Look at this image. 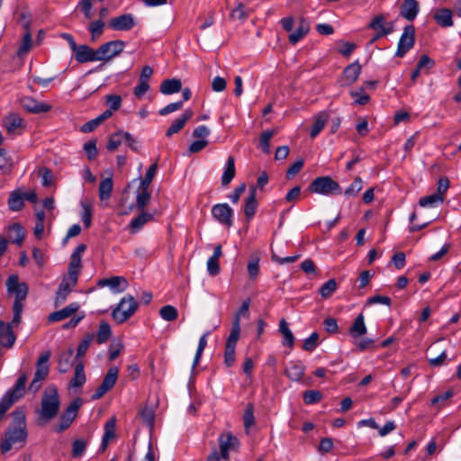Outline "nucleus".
<instances>
[{
  "label": "nucleus",
  "instance_id": "4468645a",
  "mask_svg": "<svg viewBox=\"0 0 461 461\" xmlns=\"http://www.w3.org/2000/svg\"><path fill=\"white\" fill-rule=\"evenodd\" d=\"M20 104L27 112L34 114L48 113L51 110V105L39 102L33 97L24 96L20 99Z\"/></svg>",
  "mask_w": 461,
  "mask_h": 461
},
{
  "label": "nucleus",
  "instance_id": "9b49d317",
  "mask_svg": "<svg viewBox=\"0 0 461 461\" xmlns=\"http://www.w3.org/2000/svg\"><path fill=\"white\" fill-rule=\"evenodd\" d=\"M26 382L27 375L23 373L17 379L14 386L9 389L1 399L5 402H10L9 404L12 406L15 402L23 397Z\"/></svg>",
  "mask_w": 461,
  "mask_h": 461
},
{
  "label": "nucleus",
  "instance_id": "69168bd1",
  "mask_svg": "<svg viewBox=\"0 0 461 461\" xmlns=\"http://www.w3.org/2000/svg\"><path fill=\"white\" fill-rule=\"evenodd\" d=\"M386 24L385 18L383 14H378L373 18V20L368 24V28L375 31L378 32L379 31H382L383 28H384V25Z\"/></svg>",
  "mask_w": 461,
  "mask_h": 461
},
{
  "label": "nucleus",
  "instance_id": "f704fd0d",
  "mask_svg": "<svg viewBox=\"0 0 461 461\" xmlns=\"http://www.w3.org/2000/svg\"><path fill=\"white\" fill-rule=\"evenodd\" d=\"M279 331L283 336L282 344L292 348L294 344V337L285 319H281L279 322Z\"/></svg>",
  "mask_w": 461,
  "mask_h": 461
},
{
  "label": "nucleus",
  "instance_id": "f8f14e48",
  "mask_svg": "<svg viewBox=\"0 0 461 461\" xmlns=\"http://www.w3.org/2000/svg\"><path fill=\"white\" fill-rule=\"evenodd\" d=\"M212 214L221 224L230 227L232 225L233 210L228 203H217L212 208Z\"/></svg>",
  "mask_w": 461,
  "mask_h": 461
},
{
  "label": "nucleus",
  "instance_id": "0eeeda50",
  "mask_svg": "<svg viewBox=\"0 0 461 461\" xmlns=\"http://www.w3.org/2000/svg\"><path fill=\"white\" fill-rule=\"evenodd\" d=\"M125 47V42L122 40H114L102 44L97 49L99 61H109L113 58L120 55Z\"/></svg>",
  "mask_w": 461,
  "mask_h": 461
},
{
  "label": "nucleus",
  "instance_id": "37998d69",
  "mask_svg": "<svg viewBox=\"0 0 461 461\" xmlns=\"http://www.w3.org/2000/svg\"><path fill=\"white\" fill-rule=\"evenodd\" d=\"M94 338H95L94 333H87L85 335L84 339L81 340V342L79 343V345L77 347V355H76L77 358H81L86 355Z\"/></svg>",
  "mask_w": 461,
  "mask_h": 461
},
{
  "label": "nucleus",
  "instance_id": "c85d7f7f",
  "mask_svg": "<svg viewBox=\"0 0 461 461\" xmlns=\"http://www.w3.org/2000/svg\"><path fill=\"white\" fill-rule=\"evenodd\" d=\"M329 117L330 115L326 111H322L316 115L310 131L311 138L314 139L319 135L328 122Z\"/></svg>",
  "mask_w": 461,
  "mask_h": 461
},
{
  "label": "nucleus",
  "instance_id": "e433bc0d",
  "mask_svg": "<svg viewBox=\"0 0 461 461\" xmlns=\"http://www.w3.org/2000/svg\"><path fill=\"white\" fill-rule=\"evenodd\" d=\"M113 187L112 177L103 179L99 184L98 193L101 201H105L111 198Z\"/></svg>",
  "mask_w": 461,
  "mask_h": 461
},
{
  "label": "nucleus",
  "instance_id": "13d9d810",
  "mask_svg": "<svg viewBox=\"0 0 461 461\" xmlns=\"http://www.w3.org/2000/svg\"><path fill=\"white\" fill-rule=\"evenodd\" d=\"M303 399L306 404H314L322 399V393L319 390H308L303 394Z\"/></svg>",
  "mask_w": 461,
  "mask_h": 461
},
{
  "label": "nucleus",
  "instance_id": "6e6552de",
  "mask_svg": "<svg viewBox=\"0 0 461 461\" xmlns=\"http://www.w3.org/2000/svg\"><path fill=\"white\" fill-rule=\"evenodd\" d=\"M82 399L76 398L73 400L70 404L67 407L65 411L62 413L60 417V423L55 428L56 432L60 433L70 427L73 420L77 415L78 410L82 406Z\"/></svg>",
  "mask_w": 461,
  "mask_h": 461
},
{
  "label": "nucleus",
  "instance_id": "9d476101",
  "mask_svg": "<svg viewBox=\"0 0 461 461\" xmlns=\"http://www.w3.org/2000/svg\"><path fill=\"white\" fill-rule=\"evenodd\" d=\"M415 43V28L412 24L407 25L402 33L395 56L402 58L414 46Z\"/></svg>",
  "mask_w": 461,
  "mask_h": 461
},
{
  "label": "nucleus",
  "instance_id": "c9c22d12",
  "mask_svg": "<svg viewBox=\"0 0 461 461\" xmlns=\"http://www.w3.org/2000/svg\"><path fill=\"white\" fill-rule=\"evenodd\" d=\"M86 377L84 370L83 362H79L76 365L74 376L70 380L69 385L71 387H81L86 383Z\"/></svg>",
  "mask_w": 461,
  "mask_h": 461
},
{
  "label": "nucleus",
  "instance_id": "c03bdc74",
  "mask_svg": "<svg viewBox=\"0 0 461 461\" xmlns=\"http://www.w3.org/2000/svg\"><path fill=\"white\" fill-rule=\"evenodd\" d=\"M86 249V244H79L76 249L73 251L71 257H70V262L68 266H71L72 267H77L81 268V254L84 253Z\"/></svg>",
  "mask_w": 461,
  "mask_h": 461
},
{
  "label": "nucleus",
  "instance_id": "5701e85b",
  "mask_svg": "<svg viewBox=\"0 0 461 461\" xmlns=\"http://www.w3.org/2000/svg\"><path fill=\"white\" fill-rule=\"evenodd\" d=\"M305 366L302 361H292L285 371V375L292 381L299 382L304 375Z\"/></svg>",
  "mask_w": 461,
  "mask_h": 461
},
{
  "label": "nucleus",
  "instance_id": "a878e982",
  "mask_svg": "<svg viewBox=\"0 0 461 461\" xmlns=\"http://www.w3.org/2000/svg\"><path fill=\"white\" fill-rule=\"evenodd\" d=\"M222 255L221 245H217L214 248L213 254L207 261V270L211 276H216L220 273L219 259Z\"/></svg>",
  "mask_w": 461,
  "mask_h": 461
},
{
  "label": "nucleus",
  "instance_id": "aec40b11",
  "mask_svg": "<svg viewBox=\"0 0 461 461\" xmlns=\"http://www.w3.org/2000/svg\"><path fill=\"white\" fill-rule=\"evenodd\" d=\"M221 456L229 459V451L239 444L238 438L230 433L221 435L219 438Z\"/></svg>",
  "mask_w": 461,
  "mask_h": 461
},
{
  "label": "nucleus",
  "instance_id": "0e129e2a",
  "mask_svg": "<svg viewBox=\"0 0 461 461\" xmlns=\"http://www.w3.org/2000/svg\"><path fill=\"white\" fill-rule=\"evenodd\" d=\"M319 340V334L317 332H312L309 338L304 339L303 344V348L305 351H312L316 348Z\"/></svg>",
  "mask_w": 461,
  "mask_h": 461
},
{
  "label": "nucleus",
  "instance_id": "3c124183",
  "mask_svg": "<svg viewBox=\"0 0 461 461\" xmlns=\"http://www.w3.org/2000/svg\"><path fill=\"white\" fill-rule=\"evenodd\" d=\"M159 315L167 321H173L177 319L178 312L176 308L172 305H165L160 308Z\"/></svg>",
  "mask_w": 461,
  "mask_h": 461
},
{
  "label": "nucleus",
  "instance_id": "ea45409f",
  "mask_svg": "<svg viewBox=\"0 0 461 461\" xmlns=\"http://www.w3.org/2000/svg\"><path fill=\"white\" fill-rule=\"evenodd\" d=\"M73 353L74 350L72 348H68L60 354L58 361L59 371L60 373H66L70 368Z\"/></svg>",
  "mask_w": 461,
  "mask_h": 461
},
{
  "label": "nucleus",
  "instance_id": "cd10ccee",
  "mask_svg": "<svg viewBox=\"0 0 461 461\" xmlns=\"http://www.w3.org/2000/svg\"><path fill=\"white\" fill-rule=\"evenodd\" d=\"M25 238V231L23 227L15 222L9 227L8 230V240L10 242L22 245Z\"/></svg>",
  "mask_w": 461,
  "mask_h": 461
},
{
  "label": "nucleus",
  "instance_id": "09e8293b",
  "mask_svg": "<svg viewBox=\"0 0 461 461\" xmlns=\"http://www.w3.org/2000/svg\"><path fill=\"white\" fill-rule=\"evenodd\" d=\"M244 427L249 432V429L255 424L254 417V406L251 402L246 405L244 415H243Z\"/></svg>",
  "mask_w": 461,
  "mask_h": 461
},
{
  "label": "nucleus",
  "instance_id": "bb28decb",
  "mask_svg": "<svg viewBox=\"0 0 461 461\" xmlns=\"http://www.w3.org/2000/svg\"><path fill=\"white\" fill-rule=\"evenodd\" d=\"M6 131L9 134H14L18 129H25L23 119L16 113H10L5 120Z\"/></svg>",
  "mask_w": 461,
  "mask_h": 461
},
{
  "label": "nucleus",
  "instance_id": "2f4dec72",
  "mask_svg": "<svg viewBox=\"0 0 461 461\" xmlns=\"http://www.w3.org/2000/svg\"><path fill=\"white\" fill-rule=\"evenodd\" d=\"M309 31V23L306 20L302 19L296 30L289 35L290 43L294 45L296 44L300 40L308 34Z\"/></svg>",
  "mask_w": 461,
  "mask_h": 461
},
{
  "label": "nucleus",
  "instance_id": "de8ad7c7",
  "mask_svg": "<svg viewBox=\"0 0 461 461\" xmlns=\"http://www.w3.org/2000/svg\"><path fill=\"white\" fill-rule=\"evenodd\" d=\"M337 290V282L335 279H330L325 282L320 288L321 296L323 299H328L331 297V295Z\"/></svg>",
  "mask_w": 461,
  "mask_h": 461
},
{
  "label": "nucleus",
  "instance_id": "bf43d9fd",
  "mask_svg": "<svg viewBox=\"0 0 461 461\" xmlns=\"http://www.w3.org/2000/svg\"><path fill=\"white\" fill-rule=\"evenodd\" d=\"M115 425H116V419L114 417L108 420L104 426V435L103 438L108 439V441H111L116 436L115 434Z\"/></svg>",
  "mask_w": 461,
  "mask_h": 461
},
{
  "label": "nucleus",
  "instance_id": "f03ea898",
  "mask_svg": "<svg viewBox=\"0 0 461 461\" xmlns=\"http://www.w3.org/2000/svg\"><path fill=\"white\" fill-rule=\"evenodd\" d=\"M6 288L9 294H14L15 299L13 305V323L17 326L20 324L22 320V313L23 309V302L25 301L29 287L26 283L19 282L17 275H11L6 281Z\"/></svg>",
  "mask_w": 461,
  "mask_h": 461
},
{
  "label": "nucleus",
  "instance_id": "393cba45",
  "mask_svg": "<svg viewBox=\"0 0 461 461\" xmlns=\"http://www.w3.org/2000/svg\"><path fill=\"white\" fill-rule=\"evenodd\" d=\"M256 193V187H251L245 200L244 213L248 221L251 220L257 212L258 203L257 202Z\"/></svg>",
  "mask_w": 461,
  "mask_h": 461
},
{
  "label": "nucleus",
  "instance_id": "4be33fe9",
  "mask_svg": "<svg viewBox=\"0 0 461 461\" xmlns=\"http://www.w3.org/2000/svg\"><path fill=\"white\" fill-rule=\"evenodd\" d=\"M193 111L186 109L180 117L176 118L169 128L167 130L166 136L171 137L173 134L179 132L193 116Z\"/></svg>",
  "mask_w": 461,
  "mask_h": 461
},
{
  "label": "nucleus",
  "instance_id": "7c9ffc66",
  "mask_svg": "<svg viewBox=\"0 0 461 461\" xmlns=\"http://www.w3.org/2000/svg\"><path fill=\"white\" fill-rule=\"evenodd\" d=\"M367 330L364 321L363 313H359L356 319L352 326L349 328L348 332L353 338H358L366 333Z\"/></svg>",
  "mask_w": 461,
  "mask_h": 461
},
{
  "label": "nucleus",
  "instance_id": "2eb2a0df",
  "mask_svg": "<svg viewBox=\"0 0 461 461\" xmlns=\"http://www.w3.org/2000/svg\"><path fill=\"white\" fill-rule=\"evenodd\" d=\"M361 73V66L358 61L348 65L342 73L340 84L343 86H348L355 83Z\"/></svg>",
  "mask_w": 461,
  "mask_h": 461
},
{
  "label": "nucleus",
  "instance_id": "b1692460",
  "mask_svg": "<svg viewBox=\"0 0 461 461\" xmlns=\"http://www.w3.org/2000/svg\"><path fill=\"white\" fill-rule=\"evenodd\" d=\"M433 18L437 24L443 28L451 27L454 24L453 12L448 8H440L436 10Z\"/></svg>",
  "mask_w": 461,
  "mask_h": 461
},
{
  "label": "nucleus",
  "instance_id": "6ab92c4d",
  "mask_svg": "<svg viewBox=\"0 0 461 461\" xmlns=\"http://www.w3.org/2000/svg\"><path fill=\"white\" fill-rule=\"evenodd\" d=\"M420 11L417 0H403L400 7V14L408 21H413Z\"/></svg>",
  "mask_w": 461,
  "mask_h": 461
},
{
  "label": "nucleus",
  "instance_id": "a19ab883",
  "mask_svg": "<svg viewBox=\"0 0 461 461\" xmlns=\"http://www.w3.org/2000/svg\"><path fill=\"white\" fill-rule=\"evenodd\" d=\"M112 336L111 326L108 322L103 321L100 322L99 330L96 334V341L98 344L105 343Z\"/></svg>",
  "mask_w": 461,
  "mask_h": 461
},
{
  "label": "nucleus",
  "instance_id": "f3484780",
  "mask_svg": "<svg viewBox=\"0 0 461 461\" xmlns=\"http://www.w3.org/2000/svg\"><path fill=\"white\" fill-rule=\"evenodd\" d=\"M74 53L75 59L78 63L99 61L97 50H94L88 45H79Z\"/></svg>",
  "mask_w": 461,
  "mask_h": 461
},
{
  "label": "nucleus",
  "instance_id": "1a4fd4ad",
  "mask_svg": "<svg viewBox=\"0 0 461 461\" xmlns=\"http://www.w3.org/2000/svg\"><path fill=\"white\" fill-rule=\"evenodd\" d=\"M119 368L115 366H111L104 375L101 384L92 394V400L101 399L107 392H109L116 384L118 379Z\"/></svg>",
  "mask_w": 461,
  "mask_h": 461
},
{
  "label": "nucleus",
  "instance_id": "72a5a7b5",
  "mask_svg": "<svg viewBox=\"0 0 461 461\" xmlns=\"http://www.w3.org/2000/svg\"><path fill=\"white\" fill-rule=\"evenodd\" d=\"M235 174V159L232 156H230L227 158L226 167L221 176L222 186H227L234 178Z\"/></svg>",
  "mask_w": 461,
  "mask_h": 461
},
{
  "label": "nucleus",
  "instance_id": "774afa93",
  "mask_svg": "<svg viewBox=\"0 0 461 461\" xmlns=\"http://www.w3.org/2000/svg\"><path fill=\"white\" fill-rule=\"evenodd\" d=\"M362 179L357 176L350 185L345 190L344 194L348 196L356 195L362 189Z\"/></svg>",
  "mask_w": 461,
  "mask_h": 461
},
{
  "label": "nucleus",
  "instance_id": "4d7b16f0",
  "mask_svg": "<svg viewBox=\"0 0 461 461\" xmlns=\"http://www.w3.org/2000/svg\"><path fill=\"white\" fill-rule=\"evenodd\" d=\"M151 194L149 192V188L139 189L137 194L136 204L140 210H143L149 203Z\"/></svg>",
  "mask_w": 461,
  "mask_h": 461
},
{
  "label": "nucleus",
  "instance_id": "20e7f679",
  "mask_svg": "<svg viewBox=\"0 0 461 461\" xmlns=\"http://www.w3.org/2000/svg\"><path fill=\"white\" fill-rule=\"evenodd\" d=\"M308 191L312 194L326 196L342 194V188L339 184L329 176H318L313 179L308 186Z\"/></svg>",
  "mask_w": 461,
  "mask_h": 461
},
{
  "label": "nucleus",
  "instance_id": "052dcab7",
  "mask_svg": "<svg viewBox=\"0 0 461 461\" xmlns=\"http://www.w3.org/2000/svg\"><path fill=\"white\" fill-rule=\"evenodd\" d=\"M83 212L81 216V220L86 228H89L92 224V206L91 203L87 202L81 203Z\"/></svg>",
  "mask_w": 461,
  "mask_h": 461
},
{
  "label": "nucleus",
  "instance_id": "8fccbe9b",
  "mask_svg": "<svg viewBox=\"0 0 461 461\" xmlns=\"http://www.w3.org/2000/svg\"><path fill=\"white\" fill-rule=\"evenodd\" d=\"M158 169V164L153 163L149 166V169L146 172L145 177L140 178V184L139 189L149 188L150 183L152 182Z\"/></svg>",
  "mask_w": 461,
  "mask_h": 461
},
{
  "label": "nucleus",
  "instance_id": "5fc2aeb1",
  "mask_svg": "<svg viewBox=\"0 0 461 461\" xmlns=\"http://www.w3.org/2000/svg\"><path fill=\"white\" fill-rule=\"evenodd\" d=\"M123 140V131H118L114 133H113L108 140L106 149L109 151H114L118 149V147L122 144Z\"/></svg>",
  "mask_w": 461,
  "mask_h": 461
},
{
  "label": "nucleus",
  "instance_id": "680f3d73",
  "mask_svg": "<svg viewBox=\"0 0 461 461\" xmlns=\"http://www.w3.org/2000/svg\"><path fill=\"white\" fill-rule=\"evenodd\" d=\"M208 335H209V332H206L199 339L198 347H197L196 353H195L194 359V363H193V368H194L198 365V363L200 361V358L202 357V354H203L204 348L207 346L206 337Z\"/></svg>",
  "mask_w": 461,
  "mask_h": 461
},
{
  "label": "nucleus",
  "instance_id": "e2e57ef3",
  "mask_svg": "<svg viewBox=\"0 0 461 461\" xmlns=\"http://www.w3.org/2000/svg\"><path fill=\"white\" fill-rule=\"evenodd\" d=\"M275 131H266L260 135V147L264 153H269L270 151V140L275 135Z\"/></svg>",
  "mask_w": 461,
  "mask_h": 461
},
{
  "label": "nucleus",
  "instance_id": "423d86ee",
  "mask_svg": "<svg viewBox=\"0 0 461 461\" xmlns=\"http://www.w3.org/2000/svg\"><path fill=\"white\" fill-rule=\"evenodd\" d=\"M50 357V352L45 351L39 357L36 363V371L34 377L29 385V391L36 393L41 388V381H43L50 373L49 359Z\"/></svg>",
  "mask_w": 461,
  "mask_h": 461
},
{
  "label": "nucleus",
  "instance_id": "6e6d98bb",
  "mask_svg": "<svg viewBox=\"0 0 461 461\" xmlns=\"http://www.w3.org/2000/svg\"><path fill=\"white\" fill-rule=\"evenodd\" d=\"M13 321L11 323H7L5 327V339L1 341L2 346L5 348H12L15 342L16 337L14 335L13 330Z\"/></svg>",
  "mask_w": 461,
  "mask_h": 461
},
{
  "label": "nucleus",
  "instance_id": "4c0bfd02",
  "mask_svg": "<svg viewBox=\"0 0 461 461\" xmlns=\"http://www.w3.org/2000/svg\"><path fill=\"white\" fill-rule=\"evenodd\" d=\"M153 218L151 213L142 212L140 213L137 217L133 218L131 221L130 228L131 230V232L134 233L140 230L147 222L151 221Z\"/></svg>",
  "mask_w": 461,
  "mask_h": 461
},
{
  "label": "nucleus",
  "instance_id": "ddd939ff",
  "mask_svg": "<svg viewBox=\"0 0 461 461\" xmlns=\"http://www.w3.org/2000/svg\"><path fill=\"white\" fill-rule=\"evenodd\" d=\"M136 25L134 16L131 14H123L110 19L108 26L113 31H130Z\"/></svg>",
  "mask_w": 461,
  "mask_h": 461
},
{
  "label": "nucleus",
  "instance_id": "58836bf2",
  "mask_svg": "<svg viewBox=\"0 0 461 461\" xmlns=\"http://www.w3.org/2000/svg\"><path fill=\"white\" fill-rule=\"evenodd\" d=\"M104 27L105 23L101 19L93 21L89 23L87 30L91 35V41L95 42L103 35Z\"/></svg>",
  "mask_w": 461,
  "mask_h": 461
},
{
  "label": "nucleus",
  "instance_id": "412c9836",
  "mask_svg": "<svg viewBox=\"0 0 461 461\" xmlns=\"http://www.w3.org/2000/svg\"><path fill=\"white\" fill-rule=\"evenodd\" d=\"M79 309V304L77 303H71L68 306L64 307L59 311H56L51 312L48 320L50 322H56L63 321L70 316H72L75 312H77Z\"/></svg>",
  "mask_w": 461,
  "mask_h": 461
},
{
  "label": "nucleus",
  "instance_id": "79ce46f5",
  "mask_svg": "<svg viewBox=\"0 0 461 461\" xmlns=\"http://www.w3.org/2000/svg\"><path fill=\"white\" fill-rule=\"evenodd\" d=\"M72 290L73 289L67 285V282H61L56 293L55 306L58 307L64 303Z\"/></svg>",
  "mask_w": 461,
  "mask_h": 461
},
{
  "label": "nucleus",
  "instance_id": "39448f33",
  "mask_svg": "<svg viewBox=\"0 0 461 461\" xmlns=\"http://www.w3.org/2000/svg\"><path fill=\"white\" fill-rule=\"evenodd\" d=\"M138 306L139 304L134 297L128 294L122 297L118 305L113 310L112 317L118 324H122L135 313Z\"/></svg>",
  "mask_w": 461,
  "mask_h": 461
},
{
  "label": "nucleus",
  "instance_id": "49530a36",
  "mask_svg": "<svg viewBox=\"0 0 461 461\" xmlns=\"http://www.w3.org/2000/svg\"><path fill=\"white\" fill-rule=\"evenodd\" d=\"M87 440L84 438H77L72 443L71 456L74 458L80 457L86 451Z\"/></svg>",
  "mask_w": 461,
  "mask_h": 461
},
{
  "label": "nucleus",
  "instance_id": "c756f323",
  "mask_svg": "<svg viewBox=\"0 0 461 461\" xmlns=\"http://www.w3.org/2000/svg\"><path fill=\"white\" fill-rule=\"evenodd\" d=\"M24 206L23 194L21 189L13 191L8 198V207L13 212L21 211Z\"/></svg>",
  "mask_w": 461,
  "mask_h": 461
},
{
  "label": "nucleus",
  "instance_id": "603ef678",
  "mask_svg": "<svg viewBox=\"0 0 461 461\" xmlns=\"http://www.w3.org/2000/svg\"><path fill=\"white\" fill-rule=\"evenodd\" d=\"M444 202V197L439 196V194H433L431 195L423 196L420 198L419 204L421 207L427 206H436L437 204H441Z\"/></svg>",
  "mask_w": 461,
  "mask_h": 461
},
{
  "label": "nucleus",
  "instance_id": "f257e3e1",
  "mask_svg": "<svg viewBox=\"0 0 461 461\" xmlns=\"http://www.w3.org/2000/svg\"><path fill=\"white\" fill-rule=\"evenodd\" d=\"M12 416L13 421L6 429L5 437L0 443L2 454L9 452L14 444H24L28 437L24 411L21 408L16 409L13 411Z\"/></svg>",
  "mask_w": 461,
  "mask_h": 461
},
{
  "label": "nucleus",
  "instance_id": "473e14b6",
  "mask_svg": "<svg viewBox=\"0 0 461 461\" xmlns=\"http://www.w3.org/2000/svg\"><path fill=\"white\" fill-rule=\"evenodd\" d=\"M182 89V83L180 79L172 78L166 79L160 85V92L164 95H172L178 93Z\"/></svg>",
  "mask_w": 461,
  "mask_h": 461
},
{
  "label": "nucleus",
  "instance_id": "864d4df0",
  "mask_svg": "<svg viewBox=\"0 0 461 461\" xmlns=\"http://www.w3.org/2000/svg\"><path fill=\"white\" fill-rule=\"evenodd\" d=\"M80 269L81 268L72 267L71 266H68V276H65L61 282H67V285L73 289L77 284Z\"/></svg>",
  "mask_w": 461,
  "mask_h": 461
},
{
  "label": "nucleus",
  "instance_id": "a18cd8bd",
  "mask_svg": "<svg viewBox=\"0 0 461 461\" xmlns=\"http://www.w3.org/2000/svg\"><path fill=\"white\" fill-rule=\"evenodd\" d=\"M240 324L239 323V321L238 320L232 321L230 332L229 337L227 338L225 344L229 345V346L236 347L237 342L240 339Z\"/></svg>",
  "mask_w": 461,
  "mask_h": 461
},
{
  "label": "nucleus",
  "instance_id": "7ed1b4c3",
  "mask_svg": "<svg viewBox=\"0 0 461 461\" xmlns=\"http://www.w3.org/2000/svg\"><path fill=\"white\" fill-rule=\"evenodd\" d=\"M59 410V398L56 386L49 385L41 398V410L37 411L39 414L38 422L44 424L55 418Z\"/></svg>",
  "mask_w": 461,
  "mask_h": 461
},
{
  "label": "nucleus",
  "instance_id": "a211bd4d",
  "mask_svg": "<svg viewBox=\"0 0 461 461\" xmlns=\"http://www.w3.org/2000/svg\"><path fill=\"white\" fill-rule=\"evenodd\" d=\"M20 21L23 23V26L25 30L22 44L20 45V47L18 49V54L22 55V54L27 53L31 50L32 40V33L30 31L31 22H30V20L27 19L25 14H21Z\"/></svg>",
  "mask_w": 461,
  "mask_h": 461
},
{
  "label": "nucleus",
  "instance_id": "338daca9",
  "mask_svg": "<svg viewBox=\"0 0 461 461\" xmlns=\"http://www.w3.org/2000/svg\"><path fill=\"white\" fill-rule=\"evenodd\" d=\"M84 149L86 153V157L89 160H93L96 158L98 152L96 149V140H92L84 144Z\"/></svg>",
  "mask_w": 461,
  "mask_h": 461
},
{
  "label": "nucleus",
  "instance_id": "dca6fc26",
  "mask_svg": "<svg viewBox=\"0 0 461 461\" xmlns=\"http://www.w3.org/2000/svg\"><path fill=\"white\" fill-rule=\"evenodd\" d=\"M97 285L99 287L109 286L113 292L122 293L127 289L129 284L127 279L123 276H112L110 278L98 280Z\"/></svg>",
  "mask_w": 461,
  "mask_h": 461
}]
</instances>
